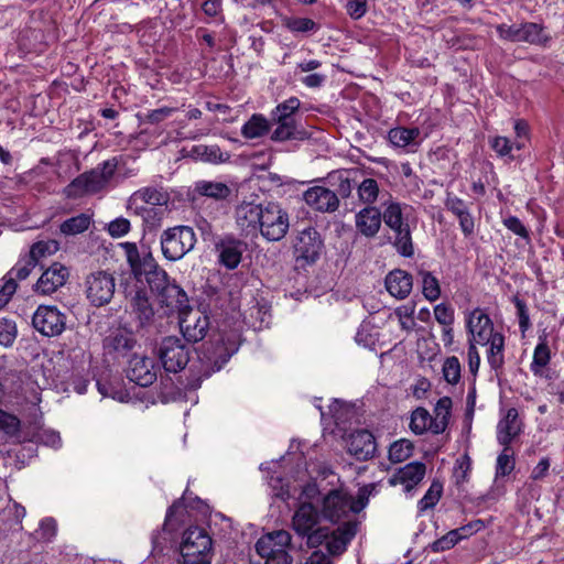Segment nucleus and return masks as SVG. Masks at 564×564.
I'll return each instance as SVG.
<instances>
[{
    "label": "nucleus",
    "instance_id": "nucleus-1",
    "mask_svg": "<svg viewBox=\"0 0 564 564\" xmlns=\"http://www.w3.org/2000/svg\"><path fill=\"white\" fill-rule=\"evenodd\" d=\"M122 247L131 273L139 282L144 279L153 294L158 296L172 283L150 251H140L134 242H126Z\"/></svg>",
    "mask_w": 564,
    "mask_h": 564
},
{
    "label": "nucleus",
    "instance_id": "nucleus-2",
    "mask_svg": "<svg viewBox=\"0 0 564 564\" xmlns=\"http://www.w3.org/2000/svg\"><path fill=\"white\" fill-rule=\"evenodd\" d=\"M321 512L310 501H299V505L291 519L292 530L300 536L306 539L308 547H317L328 536L327 527H318Z\"/></svg>",
    "mask_w": 564,
    "mask_h": 564
},
{
    "label": "nucleus",
    "instance_id": "nucleus-3",
    "mask_svg": "<svg viewBox=\"0 0 564 564\" xmlns=\"http://www.w3.org/2000/svg\"><path fill=\"white\" fill-rule=\"evenodd\" d=\"M117 162L115 159L104 161L95 169L74 178L65 188L64 194L69 198L96 194L102 191L115 175Z\"/></svg>",
    "mask_w": 564,
    "mask_h": 564
},
{
    "label": "nucleus",
    "instance_id": "nucleus-4",
    "mask_svg": "<svg viewBox=\"0 0 564 564\" xmlns=\"http://www.w3.org/2000/svg\"><path fill=\"white\" fill-rule=\"evenodd\" d=\"M239 347L240 337L234 332L221 334L217 339L206 343L200 356V361L205 367L204 376L209 377L213 372L223 369Z\"/></svg>",
    "mask_w": 564,
    "mask_h": 564
},
{
    "label": "nucleus",
    "instance_id": "nucleus-5",
    "mask_svg": "<svg viewBox=\"0 0 564 564\" xmlns=\"http://www.w3.org/2000/svg\"><path fill=\"white\" fill-rule=\"evenodd\" d=\"M366 506V501L360 497L355 500L354 497L343 488H334L322 496L319 500L321 516L330 522H339L350 514H356Z\"/></svg>",
    "mask_w": 564,
    "mask_h": 564
},
{
    "label": "nucleus",
    "instance_id": "nucleus-6",
    "mask_svg": "<svg viewBox=\"0 0 564 564\" xmlns=\"http://www.w3.org/2000/svg\"><path fill=\"white\" fill-rule=\"evenodd\" d=\"M196 240V234L189 226L167 228L160 237L162 254L169 261L181 260L194 249Z\"/></svg>",
    "mask_w": 564,
    "mask_h": 564
},
{
    "label": "nucleus",
    "instance_id": "nucleus-7",
    "mask_svg": "<svg viewBox=\"0 0 564 564\" xmlns=\"http://www.w3.org/2000/svg\"><path fill=\"white\" fill-rule=\"evenodd\" d=\"M180 552L184 564L212 562L214 556L213 539L205 529L189 527L183 533Z\"/></svg>",
    "mask_w": 564,
    "mask_h": 564
},
{
    "label": "nucleus",
    "instance_id": "nucleus-8",
    "mask_svg": "<svg viewBox=\"0 0 564 564\" xmlns=\"http://www.w3.org/2000/svg\"><path fill=\"white\" fill-rule=\"evenodd\" d=\"M384 224L393 232V246L397 251L405 258L414 254L410 226L403 219L402 208L399 203H390L383 214Z\"/></svg>",
    "mask_w": 564,
    "mask_h": 564
},
{
    "label": "nucleus",
    "instance_id": "nucleus-9",
    "mask_svg": "<svg viewBox=\"0 0 564 564\" xmlns=\"http://www.w3.org/2000/svg\"><path fill=\"white\" fill-rule=\"evenodd\" d=\"M156 355L165 371L176 373L187 366L191 347L184 338L166 336L156 345Z\"/></svg>",
    "mask_w": 564,
    "mask_h": 564
},
{
    "label": "nucleus",
    "instance_id": "nucleus-10",
    "mask_svg": "<svg viewBox=\"0 0 564 564\" xmlns=\"http://www.w3.org/2000/svg\"><path fill=\"white\" fill-rule=\"evenodd\" d=\"M289 228L288 212L276 202L264 203L258 232L268 241H280L285 237Z\"/></svg>",
    "mask_w": 564,
    "mask_h": 564
},
{
    "label": "nucleus",
    "instance_id": "nucleus-11",
    "mask_svg": "<svg viewBox=\"0 0 564 564\" xmlns=\"http://www.w3.org/2000/svg\"><path fill=\"white\" fill-rule=\"evenodd\" d=\"M496 31L501 40L509 42H525L531 45L546 46L551 41L544 26L534 22L512 25L501 23L496 26Z\"/></svg>",
    "mask_w": 564,
    "mask_h": 564
},
{
    "label": "nucleus",
    "instance_id": "nucleus-12",
    "mask_svg": "<svg viewBox=\"0 0 564 564\" xmlns=\"http://www.w3.org/2000/svg\"><path fill=\"white\" fill-rule=\"evenodd\" d=\"M116 291V279L112 273L105 270L90 272L85 278V294L88 302L95 307L110 303Z\"/></svg>",
    "mask_w": 564,
    "mask_h": 564
},
{
    "label": "nucleus",
    "instance_id": "nucleus-13",
    "mask_svg": "<svg viewBox=\"0 0 564 564\" xmlns=\"http://www.w3.org/2000/svg\"><path fill=\"white\" fill-rule=\"evenodd\" d=\"M32 325L44 336H58L66 327V315L56 306L40 305L32 316Z\"/></svg>",
    "mask_w": 564,
    "mask_h": 564
},
{
    "label": "nucleus",
    "instance_id": "nucleus-14",
    "mask_svg": "<svg viewBox=\"0 0 564 564\" xmlns=\"http://www.w3.org/2000/svg\"><path fill=\"white\" fill-rule=\"evenodd\" d=\"M324 248V241L321 234L314 227H307L301 230L294 242V256L296 261H303L305 264L315 263Z\"/></svg>",
    "mask_w": 564,
    "mask_h": 564
},
{
    "label": "nucleus",
    "instance_id": "nucleus-15",
    "mask_svg": "<svg viewBox=\"0 0 564 564\" xmlns=\"http://www.w3.org/2000/svg\"><path fill=\"white\" fill-rule=\"evenodd\" d=\"M180 328L183 338L188 343H198L205 338L209 329V317L204 312L194 311L191 306L180 315Z\"/></svg>",
    "mask_w": 564,
    "mask_h": 564
},
{
    "label": "nucleus",
    "instance_id": "nucleus-16",
    "mask_svg": "<svg viewBox=\"0 0 564 564\" xmlns=\"http://www.w3.org/2000/svg\"><path fill=\"white\" fill-rule=\"evenodd\" d=\"M137 346L134 336L121 328L110 332L102 340V348L107 356L113 360L130 358Z\"/></svg>",
    "mask_w": 564,
    "mask_h": 564
},
{
    "label": "nucleus",
    "instance_id": "nucleus-17",
    "mask_svg": "<svg viewBox=\"0 0 564 564\" xmlns=\"http://www.w3.org/2000/svg\"><path fill=\"white\" fill-rule=\"evenodd\" d=\"M264 203L243 200L235 207V221L245 236H254L259 231Z\"/></svg>",
    "mask_w": 564,
    "mask_h": 564
},
{
    "label": "nucleus",
    "instance_id": "nucleus-18",
    "mask_svg": "<svg viewBox=\"0 0 564 564\" xmlns=\"http://www.w3.org/2000/svg\"><path fill=\"white\" fill-rule=\"evenodd\" d=\"M126 372L127 378L140 387H150L156 380L154 361L144 355L132 354Z\"/></svg>",
    "mask_w": 564,
    "mask_h": 564
},
{
    "label": "nucleus",
    "instance_id": "nucleus-19",
    "mask_svg": "<svg viewBox=\"0 0 564 564\" xmlns=\"http://www.w3.org/2000/svg\"><path fill=\"white\" fill-rule=\"evenodd\" d=\"M304 202L319 213H334L339 207L338 195L324 186H313L303 193Z\"/></svg>",
    "mask_w": 564,
    "mask_h": 564
},
{
    "label": "nucleus",
    "instance_id": "nucleus-20",
    "mask_svg": "<svg viewBox=\"0 0 564 564\" xmlns=\"http://www.w3.org/2000/svg\"><path fill=\"white\" fill-rule=\"evenodd\" d=\"M292 536L285 530H276L261 536L256 543V551L262 558H269L272 555L281 553H289L288 549L291 545Z\"/></svg>",
    "mask_w": 564,
    "mask_h": 564
},
{
    "label": "nucleus",
    "instance_id": "nucleus-21",
    "mask_svg": "<svg viewBox=\"0 0 564 564\" xmlns=\"http://www.w3.org/2000/svg\"><path fill=\"white\" fill-rule=\"evenodd\" d=\"M467 329L473 336L469 340L479 345H487L490 338L496 335L492 321L480 308H475L468 315Z\"/></svg>",
    "mask_w": 564,
    "mask_h": 564
},
{
    "label": "nucleus",
    "instance_id": "nucleus-22",
    "mask_svg": "<svg viewBox=\"0 0 564 564\" xmlns=\"http://www.w3.org/2000/svg\"><path fill=\"white\" fill-rule=\"evenodd\" d=\"M219 262L229 270L236 269L241 262L246 243L234 236H225L216 245Z\"/></svg>",
    "mask_w": 564,
    "mask_h": 564
},
{
    "label": "nucleus",
    "instance_id": "nucleus-23",
    "mask_svg": "<svg viewBox=\"0 0 564 564\" xmlns=\"http://www.w3.org/2000/svg\"><path fill=\"white\" fill-rule=\"evenodd\" d=\"M356 528L357 524L352 521L344 522L336 530L327 528L328 536L323 542L326 546L327 554L329 556L340 555L346 550L347 544L355 536Z\"/></svg>",
    "mask_w": 564,
    "mask_h": 564
},
{
    "label": "nucleus",
    "instance_id": "nucleus-24",
    "mask_svg": "<svg viewBox=\"0 0 564 564\" xmlns=\"http://www.w3.org/2000/svg\"><path fill=\"white\" fill-rule=\"evenodd\" d=\"M68 275V269L62 263L55 262L39 278L35 292L43 295L52 294L66 283Z\"/></svg>",
    "mask_w": 564,
    "mask_h": 564
},
{
    "label": "nucleus",
    "instance_id": "nucleus-25",
    "mask_svg": "<svg viewBox=\"0 0 564 564\" xmlns=\"http://www.w3.org/2000/svg\"><path fill=\"white\" fill-rule=\"evenodd\" d=\"M426 466L421 462H411L400 467L389 479L390 486L402 485L405 491L412 490L424 478Z\"/></svg>",
    "mask_w": 564,
    "mask_h": 564
},
{
    "label": "nucleus",
    "instance_id": "nucleus-26",
    "mask_svg": "<svg viewBox=\"0 0 564 564\" xmlns=\"http://www.w3.org/2000/svg\"><path fill=\"white\" fill-rule=\"evenodd\" d=\"M161 307L167 314L177 313L178 316L189 308V301L186 292L173 280L172 283L158 296Z\"/></svg>",
    "mask_w": 564,
    "mask_h": 564
},
{
    "label": "nucleus",
    "instance_id": "nucleus-27",
    "mask_svg": "<svg viewBox=\"0 0 564 564\" xmlns=\"http://www.w3.org/2000/svg\"><path fill=\"white\" fill-rule=\"evenodd\" d=\"M170 193L161 185H149L133 192L128 198V204L145 205L152 207L167 206L170 202Z\"/></svg>",
    "mask_w": 564,
    "mask_h": 564
},
{
    "label": "nucleus",
    "instance_id": "nucleus-28",
    "mask_svg": "<svg viewBox=\"0 0 564 564\" xmlns=\"http://www.w3.org/2000/svg\"><path fill=\"white\" fill-rule=\"evenodd\" d=\"M377 449L375 436L368 430H358L348 438V452L358 460H368Z\"/></svg>",
    "mask_w": 564,
    "mask_h": 564
},
{
    "label": "nucleus",
    "instance_id": "nucleus-29",
    "mask_svg": "<svg viewBox=\"0 0 564 564\" xmlns=\"http://www.w3.org/2000/svg\"><path fill=\"white\" fill-rule=\"evenodd\" d=\"M230 195V187L226 183L219 181L199 180L194 183L192 188V197L194 200L206 197L216 202H223Z\"/></svg>",
    "mask_w": 564,
    "mask_h": 564
},
{
    "label": "nucleus",
    "instance_id": "nucleus-30",
    "mask_svg": "<svg viewBox=\"0 0 564 564\" xmlns=\"http://www.w3.org/2000/svg\"><path fill=\"white\" fill-rule=\"evenodd\" d=\"M132 314L141 327L149 325L154 317V310L150 302L148 291L144 288H137L129 300Z\"/></svg>",
    "mask_w": 564,
    "mask_h": 564
},
{
    "label": "nucleus",
    "instance_id": "nucleus-31",
    "mask_svg": "<svg viewBox=\"0 0 564 564\" xmlns=\"http://www.w3.org/2000/svg\"><path fill=\"white\" fill-rule=\"evenodd\" d=\"M386 289L390 295L398 300L408 297L413 288V278L404 270L390 271L384 279Z\"/></svg>",
    "mask_w": 564,
    "mask_h": 564
},
{
    "label": "nucleus",
    "instance_id": "nucleus-32",
    "mask_svg": "<svg viewBox=\"0 0 564 564\" xmlns=\"http://www.w3.org/2000/svg\"><path fill=\"white\" fill-rule=\"evenodd\" d=\"M521 421L517 409L510 408L506 415L498 422L497 441L500 445H510L521 433Z\"/></svg>",
    "mask_w": 564,
    "mask_h": 564
},
{
    "label": "nucleus",
    "instance_id": "nucleus-33",
    "mask_svg": "<svg viewBox=\"0 0 564 564\" xmlns=\"http://www.w3.org/2000/svg\"><path fill=\"white\" fill-rule=\"evenodd\" d=\"M382 219L377 207L366 206L356 214V228L362 236L371 238L378 234Z\"/></svg>",
    "mask_w": 564,
    "mask_h": 564
},
{
    "label": "nucleus",
    "instance_id": "nucleus-34",
    "mask_svg": "<svg viewBox=\"0 0 564 564\" xmlns=\"http://www.w3.org/2000/svg\"><path fill=\"white\" fill-rule=\"evenodd\" d=\"M127 208L132 214L141 217L147 229L154 230L161 227L164 216V210L161 209V207H152L141 204L131 205L127 203Z\"/></svg>",
    "mask_w": 564,
    "mask_h": 564
},
{
    "label": "nucleus",
    "instance_id": "nucleus-35",
    "mask_svg": "<svg viewBox=\"0 0 564 564\" xmlns=\"http://www.w3.org/2000/svg\"><path fill=\"white\" fill-rule=\"evenodd\" d=\"M452 399L449 397H443L441 398L435 406H434V416L433 419V425H432V433L433 434H441L443 433L451 417L452 412Z\"/></svg>",
    "mask_w": 564,
    "mask_h": 564
},
{
    "label": "nucleus",
    "instance_id": "nucleus-36",
    "mask_svg": "<svg viewBox=\"0 0 564 564\" xmlns=\"http://www.w3.org/2000/svg\"><path fill=\"white\" fill-rule=\"evenodd\" d=\"M417 276L421 279L422 294L430 302H435L441 297V284L433 272L423 268L417 269Z\"/></svg>",
    "mask_w": 564,
    "mask_h": 564
},
{
    "label": "nucleus",
    "instance_id": "nucleus-37",
    "mask_svg": "<svg viewBox=\"0 0 564 564\" xmlns=\"http://www.w3.org/2000/svg\"><path fill=\"white\" fill-rule=\"evenodd\" d=\"M270 130L268 119L261 113H253L250 119L242 126L241 134L246 139H256L263 137Z\"/></svg>",
    "mask_w": 564,
    "mask_h": 564
},
{
    "label": "nucleus",
    "instance_id": "nucleus-38",
    "mask_svg": "<svg viewBox=\"0 0 564 564\" xmlns=\"http://www.w3.org/2000/svg\"><path fill=\"white\" fill-rule=\"evenodd\" d=\"M420 129L416 127H397L389 130L388 140L395 148H405L414 143L420 137Z\"/></svg>",
    "mask_w": 564,
    "mask_h": 564
},
{
    "label": "nucleus",
    "instance_id": "nucleus-39",
    "mask_svg": "<svg viewBox=\"0 0 564 564\" xmlns=\"http://www.w3.org/2000/svg\"><path fill=\"white\" fill-rule=\"evenodd\" d=\"M91 223V216L82 213L64 220L59 226V230L66 236H75L85 232L90 227Z\"/></svg>",
    "mask_w": 564,
    "mask_h": 564
},
{
    "label": "nucleus",
    "instance_id": "nucleus-40",
    "mask_svg": "<svg viewBox=\"0 0 564 564\" xmlns=\"http://www.w3.org/2000/svg\"><path fill=\"white\" fill-rule=\"evenodd\" d=\"M195 156L204 162L209 163H223L229 160L230 155L228 152H223L217 144H199L193 148Z\"/></svg>",
    "mask_w": 564,
    "mask_h": 564
},
{
    "label": "nucleus",
    "instance_id": "nucleus-41",
    "mask_svg": "<svg viewBox=\"0 0 564 564\" xmlns=\"http://www.w3.org/2000/svg\"><path fill=\"white\" fill-rule=\"evenodd\" d=\"M301 101L297 97H291L279 104L272 111V120L274 122H292L295 121L294 115L299 110Z\"/></svg>",
    "mask_w": 564,
    "mask_h": 564
},
{
    "label": "nucleus",
    "instance_id": "nucleus-42",
    "mask_svg": "<svg viewBox=\"0 0 564 564\" xmlns=\"http://www.w3.org/2000/svg\"><path fill=\"white\" fill-rule=\"evenodd\" d=\"M433 419L429 411L424 408H416L410 420V430L416 434L422 435L425 432H432Z\"/></svg>",
    "mask_w": 564,
    "mask_h": 564
},
{
    "label": "nucleus",
    "instance_id": "nucleus-43",
    "mask_svg": "<svg viewBox=\"0 0 564 564\" xmlns=\"http://www.w3.org/2000/svg\"><path fill=\"white\" fill-rule=\"evenodd\" d=\"M379 193V184L375 178H365L357 185L358 199L367 206L377 202Z\"/></svg>",
    "mask_w": 564,
    "mask_h": 564
},
{
    "label": "nucleus",
    "instance_id": "nucleus-44",
    "mask_svg": "<svg viewBox=\"0 0 564 564\" xmlns=\"http://www.w3.org/2000/svg\"><path fill=\"white\" fill-rule=\"evenodd\" d=\"M443 495V484L438 479H434L423 496L417 502V509L420 513H423L430 509H433L440 501Z\"/></svg>",
    "mask_w": 564,
    "mask_h": 564
},
{
    "label": "nucleus",
    "instance_id": "nucleus-45",
    "mask_svg": "<svg viewBox=\"0 0 564 564\" xmlns=\"http://www.w3.org/2000/svg\"><path fill=\"white\" fill-rule=\"evenodd\" d=\"M551 359V351L546 343L545 336L539 337V344L533 352V360L530 369L534 375H539L541 370L549 364Z\"/></svg>",
    "mask_w": 564,
    "mask_h": 564
},
{
    "label": "nucleus",
    "instance_id": "nucleus-46",
    "mask_svg": "<svg viewBox=\"0 0 564 564\" xmlns=\"http://www.w3.org/2000/svg\"><path fill=\"white\" fill-rule=\"evenodd\" d=\"M413 444L411 441L401 438L392 443L389 447V459L393 464L406 460L413 454Z\"/></svg>",
    "mask_w": 564,
    "mask_h": 564
},
{
    "label": "nucleus",
    "instance_id": "nucleus-47",
    "mask_svg": "<svg viewBox=\"0 0 564 564\" xmlns=\"http://www.w3.org/2000/svg\"><path fill=\"white\" fill-rule=\"evenodd\" d=\"M503 449L497 457L496 464V476L497 477H506L511 474L514 469L516 460L514 454L510 447V445H502Z\"/></svg>",
    "mask_w": 564,
    "mask_h": 564
},
{
    "label": "nucleus",
    "instance_id": "nucleus-48",
    "mask_svg": "<svg viewBox=\"0 0 564 564\" xmlns=\"http://www.w3.org/2000/svg\"><path fill=\"white\" fill-rule=\"evenodd\" d=\"M278 127L271 134L273 141L283 142L288 140L302 139V132L297 130L296 121L275 122Z\"/></svg>",
    "mask_w": 564,
    "mask_h": 564
},
{
    "label": "nucleus",
    "instance_id": "nucleus-49",
    "mask_svg": "<svg viewBox=\"0 0 564 564\" xmlns=\"http://www.w3.org/2000/svg\"><path fill=\"white\" fill-rule=\"evenodd\" d=\"M460 362L456 356L447 357L443 364V377L449 384H457L460 380Z\"/></svg>",
    "mask_w": 564,
    "mask_h": 564
},
{
    "label": "nucleus",
    "instance_id": "nucleus-50",
    "mask_svg": "<svg viewBox=\"0 0 564 564\" xmlns=\"http://www.w3.org/2000/svg\"><path fill=\"white\" fill-rule=\"evenodd\" d=\"M59 248V245L55 240L37 241L32 245L29 256L32 257L36 263L41 258L55 253Z\"/></svg>",
    "mask_w": 564,
    "mask_h": 564
},
{
    "label": "nucleus",
    "instance_id": "nucleus-51",
    "mask_svg": "<svg viewBox=\"0 0 564 564\" xmlns=\"http://www.w3.org/2000/svg\"><path fill=\"white\" fill-rule=\"evenodd\" d=\"M36 261L29 254L20 259L10 270L9 275L15 280H25L36 267Z\"/></svg>",
    "mask_w": 564,
    "mask_h": 564
},
{
    "label": "nucleus",
    "instance_id": "nucleus-52",
    "mask_svg": "<svg viewBox=\"0 0 564 564\" xmlns=\"http://www.w3.org/2000/svg\"><path fill=\"white\" fill-rule=\"evenodd\" d=\"M177 109L173 107H162L148 111L145 115H138L140 123L159 124L170 118Z\"/></svg>",
    "mask_w": 564,
    "mask_h": 564
},
{
    "label": "nucleus",
    "instance_id": "nucleus-53",
    "mask_svg": "<svg viewBox=\"0 0 564 564\" xmlns=\"http://www.w3.org/2000/svg\"><path fill=\"white\" fill-rule=\"evenodd\" d=\"M18 330L13 321L8 318L0 319V345L11 347L17 338Z\"/></svg>",
    "mask_w": 564,
    "mask_h": 564
},
{
    "label": "nucleus",
    "instance_id": "nucleus-54",
    "mask_svg": "<svg viewBox=\"0 0 564 564\" xmlns=\"http://www.w3.org/2000/svg\"><path fill=\"white\" fill-rule=\"evenodd\" d=\"M284 24L294 33H305L316 29V23L308 18H288Z\"/></svg>",
    "mask_w": 564,
    "mask_h": 564
},
{
    "label": "nucleus",
    "instance_id": "nucleus-55",
    "mask_svg": "<svg viewBox=\"0 0 564 564\" xmlns=\"http://www.w3.org/2000/svg\"><path fill=\"white\" fill-rule=\"evenodd\" d=\"M484 528L485 522L480 519H477L452 531L454 532L455 536L457 538V541L459 542L481 531Z\"/></svg>",
    "mask_w": 564,
    "mask_h": 564
},
{
    "label": "nucleus",
    "instance_id": "nucleus-56",
    "mask_svg": "<svg viewBox=\"0 0 564 564\" xmlns=\"http://www.w3.org/2000/svg\"><path fill=\"white\" fill-rule=\"evenodd\" d=\"M512 302L514 303V306L517 308V315L519 319V327L522 333H525L530 326V316L529 311L527 307V304L523 300H521L519 296H513Z\"/></svg>",
    "mask_w": 564,
    "mask_h": 564
},
{
    "label": "nucleus",
    "instance_id": "nucleus-57",
    "mask_svg": "<svg viewBox=\"0 0 564 564\" xmlns=\"http://www.w3.org/2000/svg\"><path fill=\"white\" fill-rule=\"evenodd\" d=\"M434 316L443 326H452L454 323V310L446 303H440L434 307Z\"/></svg>",
    "mask_w": 564,
    "mask_h": 564
},
{
    "label": "nucleus",
    "instance_id": "nucleus-58",
    "mask_svg": "<svg viewBox=\"0 0 564 564\" xmlns=\"http://www.w3.org/2000/svg\"><path fill=\"white\" fill-rule=\"evenodd\" d=\"M503 225L508 230L513 232L514 235L525 239L530 240V234L527 227L522 224V221L516 217V216H508L503 218L502 220Z\"/></svg>",
    "mask_w": 564,
    "mask_h": 564
},
{
    "label": "nucleus",
    "instance_id": "nucleus-59",
    "mask_svg": "<svg viewBox=\"0 0 564 564\" xmlns=\"http://www.w3.org/2000/svg\"><path fill=\"white\" fill-rule=\"evenodd\" d=\"M458 543L457 538L455 536L454 532L451 530L442 538L435 540L433 543L430 544V549L433 552H444L447 550H451Z\"/></svg>",
    "mask_w": 564,
    "mask_h": 564
},
{
    "label": "nucleus",
    "instance_id": "nucleus-60",
    "mask_svg": "<svg viewBox=\"0 0 564 564\" xmlns=\"http://www.w3.org/2000/svg\"><path fill=\"white\" fill-rule=\"evenodd\" d=\"M130 231V221L127 218L119 217L110 221L108 232L113 238H120Z\"/></svg>",
    "mask_w": 564,
    "mask_h": 564
},
{
    "label": "nucleus",
    "instance_id": "nucleus-61",
    "mask_svg": "<svg viewBox=\"0 0 564 564\" xmlns=\"http://www.w3.org/2000/svg\"><path fill=\"white\" fill-rule=\"evenodd\" d=\"M368 10L367 0H347L346 11L354 20L362 18Z\"/></svg>",
    "mask_w": 564,
    "mask_h": 564
},
{
    "label": "nucleus",
    "instance_id": "nucleus-62",
    "mask_svg": "<svg viewBox=\"0 0 564 564\" xmlns=\"http://www.w3.org/2000/svg\"><path fill=\"white\" fill-rule=\"evenodd\" d=\"M445 207L456 217L462 216L463 214L468 212L466 203L462 198L453 196L451 194H447V197L445 199Z\"/></svg>",
    "mask_w": 564,
    "mask_h": 564
},
{
    "label": "nucleus",
    "instance_id": "nucleus-63",
    "mask_svg": "<svg viewBox=\"0 0 564 564\" xmlns=\"http://www.w3.org/2000/svg\"><path fill=\"white\" fill-rule=\"evenodd\" d=\"M20 427V420L12 414L0 410V430L7 433H15Z\"/></svg>",
    "mask_w": 564,
    "mask_h": 564
},
{
    "label": "nucleus",
    "instance_id": "nucleus-64",
    "mask_svg": "<svg viewBox=\"0 0 564 564\" xmlns=\"http://www.w3.org/2000/svg\"><path fill=\"white\" fill-rule=\"evenodd\" d=\"M321 495V489L318 488L317 484L312 481L303 486L299 500L310 501L313 503V501L318 500Z\"/></svg>",
    "mask_w": 564,
    "mask_h": 564
}]
</instances>
